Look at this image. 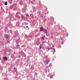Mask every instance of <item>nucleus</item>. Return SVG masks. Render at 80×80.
Listing matches in <instances>:
<instances>
[{
	"instance_id": "f257e3e1",
	"label": "nucleus",
	"mask_w": 80,
	"mask_h": 80,
	"mask_svg": "<svg viewBox=\"0 0 80 80\" xmlns=\"http://www.w3.org/2000/svg\"><path fill=\"white\" fill-rule=\"evenodd\" d=\"M50 62V60H49V59H47L46 60V64H48V62Z\"/></svg>"
},
{
	"instance_id": "f03ea898",
	"label": "nucleus",
	"mask_w": 80,
	"mask_h": 80,
	"mask_svg": "<svg viewBox=\"0 0 80 80\" xmlns=\"http://www.w3.org/2000/svg\"><path fill=\"white\" fill-rule=\"evenodd\" d=\"M40 32H42V31H43V28L41 27L40 28Z\"/></svg>"
},
{
	"instance_id": "7ed1b4c3",
	"label": "nucleus",
	"mask_w": 80,
	"mask_h": 80,
	"mask_svg": "<svg viewBox=\"0 0 80 80\" xmlns=\"http://www.w3.org/2000/svg\"><path fill=\"white\" fill-rule=\"evenodd\" d=\"M3 59L4 60H5V61L7 60V57H5L3 58Z\"/></svg>"
},
{
	"instance_id": "20e7f679",
	"label": "nucleus",
	"mask_w": 80,
	"mask_h": 80,
	"mask_svg": "<svg viewBox=\"0 0 80 80\" xmlns=\"http://www.w3.org/2000/svg\"><path fill=\"white\" fill-rule=\"evenodd\" d=\"M5 38H6L7 39L8 38V36H7V34H5Z\"/></svg>"
},
{
	"instance_id": "39448f33",
	"label": "nucleus",
	"mask_w": 80,
	"mask_h": 80,
	"mask_svg": "<svg viewBox=\"0 0 80 80\" xmlns=\"http://www.w3.org/2000/svg\"><path fill=\"white\" fill-rule=\"evenodd\" d=\"M33 66H32L31 67V69L32 70H33Z\"/></svg>"
},
{
	"instance_id": "423d86ee",
	"label": "nucleus",
	"mask_w": 80,
	"mask_h": 80,
	"mask_svg": "<svg viewBox=\"0 0 80 80\" xmlns=\"http://www.w3.org/2000/svg\"><path fill=\"white\" fill-rule=\"evenodd\" d=\"M44 32H45L46 33H47V31L46 29H44Z\"/></svg>"
},
{
	"instance_id": "0eeeda50",
	"label": "nucleus",
	"mask_w": 80,
	"mask_h": 80,
	"mask_svg": "<svg viewBox=\"0 0 80 80\" xmlns=\"http://www.w3.org/2000/svg\"><path fill=\"white\" fill-rule=\"evenodd\" d=\"M47 48L48 49V50H47V52H48V51L49 50V49L50 50V49H51V48H48V47Z\"/></svg>"
},
{
	"instance_id": "6e6552de",
	"label": "nucleus",
	"mask_w": 80,
	"mask_h": 80,
	"mask_svg": "<svg viewBox=\"0 0 80 80\" xmlns=\"http://www.w3.org/2000/svg\"><path fill=\"white\" fill-rule=\"evenodd\" d=\"M39 48L40 49H41V48H42V45L41 44L39 46Z\"/></svg>"
},
{
	"instance_id": "1a4fd4ad",
	"label": "nucleus",
	"mask_w": 80,
	"mask_h": 80,
	"mask_svg": "<svg viewBox=\"0 0 80 80\" xmlns=\"http://www.w3.org/2000/svg\"><path fill=\"white\" fill-rule=\"evenodd\" d=\"M52 50L53 52H55V49L54 48H53Z\"/></svg>"
},
{
	"instance_id": "9d476101",
	"label": "nucleus",
	"mask_w": 80,
	"mask_h": 80,
	"mask_svg": "<svg viewBox=\"0 0 80 80\" xmlns=\"http://www.w3.org/2000/svg\"><path fill=\"white\" fill-rule=\"evenodd\" d=\"M5 5H7V2H6L5 3Z\"/></svg>"
},
{
	"instance_id": "9b49d317",
	"label": "nucleus",
	"mask_w": 80,
	"mask_h": 80,
	"mask_svg": "<svg viewBox=\"0 0 80 80\" xmlns=\"http://www.w3.org/2000/svg\"><path fill=\"white\" fill-rule=\"evenodd\" d=\"M39 15L41 17H43V15L42 14H41H41H40Z\"/></svg>"
},
{
	"instance_id": "f8f14e48",
	"label": "nucleus",
	"mask_w": 80,
	"mask_h": 80,
	"mask_svg": "<svg viewBox=\"0 0 80 80\" xmlns=\"http://www.w3.org/2000/svg\"><path fill=\"white\" fill-rule=\"evenodd\" d=\"M42 43H45V41H43V40H42Z\"/></svg>"
},
{
	"instance_id": "ddd939ff",
	"label": "nucleus",
	"mask_w": 80,
	"mask_h": 80,
	"mask_svg": "<svg viewBox=\"0 0 80 80\" xmlns=\"http://www.w3.org/2000/svg\"><path fill=\"white\" fill-rule=\"evenodd\" d=\"M26 16H27V17H28V14H26Z\"/></svg>"
},
{
	"instance_id": "4468645a",
	"label": "nucleus",
	"mask_w": 80,
	"mask_h": 80,
	"mask_svg": "<svg viewBox=\"0 0 80 80\" xmlns=\"http://www.w3.org/2000/svg\"><path fill=\"white\" fill-rule=\"evenodd\" d=\"M42 40H44V38H43V37H42Z\"/></svg>"
},
{
	"instance_id": "2eb2a0df",
	"label": "nucleus",
	"mask_w": 80,
	"mask_h": 80,
	"mask_svg": "<svg viewBox=\"0 0 80 80\" xmlns=\"http://www.w3.org/2000/svg\"><path fill=\"white\" fill-rule=\"evenodd\" d=\"M26 27H27V28H28V26H26Z\"/></svg>"
},
{
	"instance_id": "dca6fc26",
	"label": "nucleus",
	"mask_w": 80,
	"mask_h": 80,
	"mask_svg": "<svg viewBox=\"0 0 80 80\" xmlns=\"http://www.w3.org/2000/svg\"><path fill=\"white\" fill-rule=\"evenodd\" d=\"M27 66H28V64H27V65H26V67H27Z\"/></svg>"
},
{
	"instance_id": "f3484780",
	"label": "nucleus",
	"mask_w": 80,
	"mask_h": 80,
	"mask_svg": "<svg viewBox=\"0 0 80 80\" xmlns=\"http://www.w3.org/2000/svg\"><path fill=\"white\" fill-rule=\"evenodd\" d=\"M53 47H54V46L53 45L52 46Z\"/></svg>"
},
{
	"instance_id": "a211bd4d",
	"label": "nucleus",
	"mask_w": 80,
	"mask_h": 80,
	"mask_svg": "<svg viewBox=\"0 0 80 80\" xmlns=\"http://www.w3.org/2000/svg\"><path fill=\"white\" fill-rule=\"evenodd\" d=\"M11 3H12V1H11Z\"/></svg>"
}]
</instances>
